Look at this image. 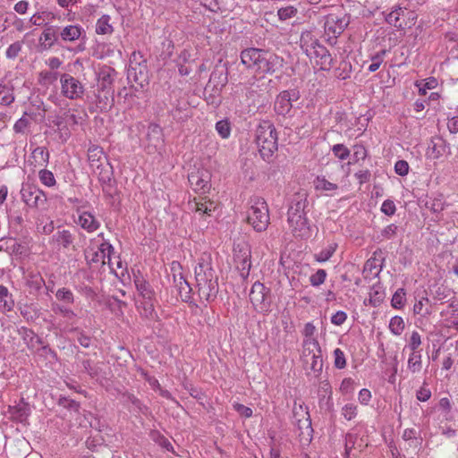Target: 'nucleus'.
Masks as SVG:
<instances>
[{"label": "nucleus", "instance_id": "1", "mask_svg": "<svg viewBox=\"0 0 458 458\" xmlns=\"http://www.w3.org/2000/svg\"><path fill=\"white\" fill-rule=\"evenodd\" d=\"M196 287L200 300L213 301L218 293V277L212 266V257L202 252L194 267Z\"/></svg>", "mask_w": 458, "mask_h": 458}, {"label": "nucleus", "instance_id": "2", "mask_svg": "<svg viewBox=\"0 0 458 458\" xmlns=\"http://www.w3.org/2000/svg\"><path fill=\"white\" fill-rule=\"evenodd\" d=\"M241 62L247 68L259 73H274L284 65V59L267 50L250 47L241 53Z\"/></svg>", "mask_w": 458, "mask_h": 458}, {"label": "nucleus", "instance_id": "3", "mask_svg": "<svg viewBox=\"0 0 458 458\" xmlns=\"http://www.w3.org/2000/svg\"><path fill=\"white\" fill-rule=\"evenodd\" d=\"M85 259L90 267L108 266L110 271H114L112 255L114 254L113 245L104 238V233H98L90 239L88 248L85 250Z\"/></svg>", "mask_w": 458, "mask_h": 458}, {"label": "nucleus", "instance_id": "4", "mask_svg": "<svg viewBox=\"0 0 458 458\" xmlns=\"http://www.w3.org/2000/svg\"><path fill=\"white\" fill-rule=\"evenodd\" d=\"M256 143L264 160H268L277 150V132L272 123H260L256 130Z\"/></svg>", "mask_w": 458, "mask_h": 458}, {"label": "nucleus", "instance_id": "5", "mask_svg": "<svg viewBox=\"0 0 458 458\" xmlns=\"http://www.w3.org/2000/svg\"><path fill=\"white\" fill-rule=\"evenodd\" d=\"M248 222L257 232H263L267 228L270 217L268 207L264 199H251V206L248 211Z\"/></svg>", "mask_w": 458, "mask_h": 458}, {"label": "nucleus", "instance_id": "6", "mask_svg": "<svg viewBox=\"0 0 458 458\" xmlns=\"http://www.w3.org/2000/svg\"><path fill=\"white\" fill-rule=\"evenodd\" d=\"M249 297L257 312L267 314L270 311L272 301L270 289L262 283L258 281L252 284Z\"/></svg>", "mask_w": 458, "mask_h": 458}, {"label": "nucleus", "instance_id": "7", "mask_svg": "<svg viewBox=\"0 0 458 458\" xmlns=\"http://www.w3.org/2000/svg\"><path fill=\"white\" fill-rule=\"evenodd\" d=\"M251 250L246 242H240L233 247V260L241 277L246 279L251 268Z\"/></svg>", "mask_w": 458, "mask_h": 458}, {"label": "nucleus", "instance_id": "8", "mask_svg": "<svg viewBox=\"0 0 458 458\" xmlns=\"http://www.w3.org/2000/svg\"><path fill=\"white\" fill-rule=\"evenodd\" d=\"M61 94L70 100L82 98L85 88L82 82L69 73L60 75Z\"/></svg>", "mask_w": 458, "mask_h": 458}, {"label": "nucleus", "instance_id": "9", "mask_svg": "<svg viewBox=\"0 0 458 458\" xmlns=\"http://www.w3.org/2000/svg\"><path fill=\"white\" fill-rule=\"evenodd\" d=\"M349 23V19L345 16L331 13L327 16L325 21V34L327 37V41L330 45L336 43V38L344 32Z\"/></svg>", "mask_w": 458, "mask_h": 458}, {"label": "nucleus", "instance_id": "10", "mask_svg": "<svg viewBox=\"0 0 458 458\" xmlns=\"http://www.w3.org/2000/svg\"><path fill=\"white\" fill-rule=\"evenodd\" d=\"M21 199L30 208H45L47 204L46 193L34 185H23L21 190Z\"/></svg>", "mask_w": 458, "mask_h": 458}, {"label": "nucleus", "instance_id": "11", "mask_svg": "<svg viewBox=\"0 0 458 458\" xmlns=\"http://www.w3.org/2000/svg\"><path fill=\"white\" fill-rule=\"evenodd\" d=\"M300 94L296 89L284 90L280 92L275 101L274 109L281 115L287 114L293 108V102L299 99Z\"/></svg>", "mask_w": 458, "mask_h": 458}, {"label": "nucleus", "instance_id": "12", "mask_svg": "<svg viewBox=\"0 0 458 458\" xmlns=\"http://www.w3.org/2000/svg\"><path fill=\"white\" fill-rule=\"evenodd\" d=\"M182 268L179 262H172L171 271L173 272L174 283L178 289L182 300L187 301L191 299L192 289L188 281L182 276Z\"/></svg>", "mask_w": 458, "mask_h": 458}, {"label": "nucleus", "instance_id": "13", "mask_svg": "<svg viewBox=\"0 0 458 458\" xmlns=\"http://www.w3.org/2000/svg\"><path fill=\"white\" fill-rule=\"evenodd\" d=\"M73 217L76 225L89 233H95L100 227V222L95 215L82 208H78Z\"/></svg>", "mask_w": 458, "mask_h": 458}, {"label": "nucleus", "instance_id": "14", "mask_svg": "<svg viewBox=\"0 0 458 458\" xmlns=\"http://www.w3.org/2000/svg\"><path fill=\"white\" fill-rule=\"evenodd\" d=\"M287 222L295 237L308 238L310 236V227L306 214L298 215L295 213L288 215Z\"/></svg>", "mask_w": 458, "mask_h": 458}, {"label": "nucleus", "instance_id": "15", "mask_svg": "<svg viewBox=\"0 0 458 458\" xmlns=\"http://www.w3.org/2000/svg\"><path fill=\"white\" fill-rule=\"evenodd\" d=\"M316 67L321 71H330L334 59L329 51L322 45L317 47L314 52L308 55Z\"/></svg>", "mask_w": 458, "mask_h": 458}, {"label": "nucleus", "instance_id": "16", "mask_svg": "<svg viewBox=\"0 0 458 458\" xmlns=\"http://www.w3.org/2000/svg\"><path fill=\"white\" fill-rule=\"evenodd\" d=\"M446 154H451V148L446 140L441 137L432 138L427 149V155L430 158L438 159Z\"/></svg>", "mask_w": 458, "mask_h": 458}, {"label": "nucleus", "instance_id": "17", "mask_svg": "<svg viewBox=\"0 0 458 458\" xmlns=\"http://www.w3.org/2000/svg\"><path fill=\"white\" fill-rule=\"evenodd\" d=\"M106 156L103 148L98 145L92 144L88 148V161L90 168L95 172L99 170L106 161Z\"/></svg>", "mask_w": 458, "mask_h": 458}, {"label": "nucleus", "instance_id": "18", "mask_svg": "<svg viewBox=\"0 0 458 458\" xmlns=\"http://www.w3.org/2000/svg\"><path fill=\"white\" fill-rule=\"evenodd\" d=\"M114 70L108 66H104L99 70L98 74V86L103 91L106 90V93H109L114 80Z\"/></svg>", "mask_w": 458, "mask_h": 458}, {"label": "nucleus", "instance_id": "19", "mask_svg": "<svg viewBox=\"0 0 458 458\" xmlns=\"http://www.w3.org/2000/svg\"><path fill=\"white\" fill-rule=\"evenodd\" d=\"M82 35L85 36V30L80 25H67L62 28L59 32V37L64 42H73Z\"/></svg>", "mask_w": 458, "mask_h": 458}, {"label": "nucleus", "instance_id": "20", "mask_svg": "<svg viewBox=\"0 0 458 458\" xmlns=\"http://www.w3.org/2000/svg\"><path fill=\"white\" fill-rule=\"evenodd\" d=\"M320 45L321 44L311 31L306 30L301 32L300 38V47L307 56L311 54V52H314L317 47H319Z\"/></svg>", "mask_w": 458, "mask_h": 458}, {"label": "nucleus", "instance_id": "21", "mask_svg": "<svg viewBox=\"0 0 458 458\" xmlns=\"http://www.w3.org/2000/svg\"><path fill=\"white\" fill-rule=\"evenodd\" d=\"M188 179L193 190L201 194L206 193L210 188L208 176H204V174L191 173L189 174Z\"/></svg>", "mask_w": 458, "mask_h": 458}, {"label": "nucleus", "instance_id": "22", "mask_svg": "<svg viewBox=\"0 0 458 458\" xmlns=\"http://www.w3.org/2000/svg\"><path fill=\"white\" fill-rule=\"evenodd\" d=\"M307 196L303 192L296 193L293 199L291 205L288 208L287 215L298 214V215H305V208L307 207Z\"/></svg>", "mask_w": 458, "mask_h": 458}, {"label": "nucleus", "instance_id": "23", "mask_svg": "<svg viewBox=\"0 0 458 458\" xmlns=\"http://www.w3.org/2000/svg\"><path fill=\"white\" fill-rule=\"evenodd\" d=\"M134 284L136 286L137 291L139 292L140 295L142 297L143 300H150L154 298V292L144 277L138 273L137 275L134 274Z\"/></svg>", "mask_w": 458, "mask_h": 458}, {"label": "nucleus", "instance_id": "24", "mask_svg": "<svg viewBox=\"0 0 458 458\" xmlns=\"http://www.w3.org/2000/svg\"><path fill=\"white\" fill-rule=\"evenodd\" d=\"M338 248L336 242H329L322 248V250L313 255L314 260L318 263H325L328 261Z\"/></svg>", "mask_w": 458, "mask_h": 458}, {"label": "nucleus", "instance_id": "25", "mask_svg": "<svg viewBox=\"0 0 458 458\" xmlns=\"http://www.w3.org/2000/svg\"><path fill=\"white\" fill-rule=\"evenodd\" d=\"M81 371L87 373L90 377L99 380L103 377L102 369L98 363H95L89 359H82Z\"/></svg>", "mask_w": 458, "mask_h": 458}, {"label": "nucleus", "instance_id": "26", "mask_svg": "<svg viewBox=\"0 0 458 458\" xmlns=\"http://www.w3.org/2000/svg\"><path fill=\"white\" fill-rule=\"evenodd\" d=\"M57 36L53 27H48L41 33L39 37V45L43 50L50 49L55 41Z\"/></svg>", "mask_w": 458, "mask_h": 458}, {"label": "nucleus", "instance_id": "27", "mask_svg": "<svg viewBox=\"0 0 458 458\" xmlns=\"http://www.w3.org/2000/svg\"><path fill=\"white\" fill-rule=\"evenodd\" d=\"M313 184L316 191L320 192H326L327 195L330 196H332L334 192L338 189L337 184L327 181L325 176H318L314 180Z\"/></svg>", "mask_w": 458, "mask_h": 458}, {"label": "nucleus", "instance_id": "28", "mask_svg": "<svg viewBox=\"0 0 458 458\" xmlns=\"http://www.w3.org/2000/svg\"><path fill=\"white\" fill-rule=\"evenodd\" d=\"M53 242L58 246L68 248L73 242V235L69 230H58L53 234Z\"/></svg>", "mask_w": 458, "mask_h": 458}, {"label": "nucleus", "instance_id": "29", "mask_svg": "<svg viewBox=\"0 0 458 458\" xmlns=\"http://www.w3.org/2000/svg\"><path fill=\"white\" fill-rule=\"evenodd\" d=\"M19 334L21 335L24 344L30 349H34L40 344L39 337L31 329L21 327L19 329Z\"/></svg>", "mask_w": 458, "mask_h": 458}, {"label": "nucleus", "instance_id": "30", "mask_svg": "<svg viewBox=\"0 0 458 458\" xmlns=\"http://www.w3.org/2000/svg\"><path fill=\"white\" fill-rule=\"evenodd\" d=\"M137 310L140 316L145 318H154L156 312L154 309L153 299L143 300L137 301Z\"/></svg>", "mask_w": 458, "mask_h": 458}, {"label": "nucleus", "instance_id": "31", "mask_svg": "<svg viewBox=\"0 0 458 458\" xmlns=\"http://www.w3.org/2000/svg\"><path fill=\"white\" fill-rule=\"evenodd\" d=\"M407 369L412 374L420 373L422 369V355L420 352H411L407 361Z\"/></svg>", "mask_w": 458, "mask_h": 458}, {"label": "nucleus", "instance_id": "32", "mask_svg": "<svg viewBox=\"0 0 458 458\" xmlns=\"http://www.w3.org/2000/svg\"><path fill=\"white\" fill-rule=\"evenodd\" d=\"M162 136V128L159 125L152 123L148 126L147 137L155 147L163 142Z\"/></svg>", "mask_w": 458, "mask_h": 458}, {"label": "nucleus", "instance_id": "33", "mask_svg": "<svg viewBox=\"0 0 458 458\" xmlns=\"http://www.w3.org/2000/svg\"><path fill=\"white\" fill-rule=\"evenodd\" d=\"M352 72V67L350 62L343 60L339 65L335 69L334 75L338 80L349 79Z\"/></svg>", "mask_w": 458, "mask_h": 458}, {"label": "nucleus", "instance_id": "34", "mask_svg": "<svg viewBox=\"0 0 458 458\" xmlns=\"http://www.w3.org/2000/svg\"><path fill=\"white\" fill-rule=\"evenodd\" d=\"M13 301L8 289L0 285V310L3 311H10L13 308Z\"/></svg>", "mask_w": 458, "mask_h": 458}, {"label": "nucleus", "instance_id": "35", "mask_svg": "<svg viewBox=\"0 0 458 458\" xmlns=\"http://www.w3.org/2000/svg\"><path fill=\"white\" fill-rule=\"evenodd\" d=\"M31 157L37 164L42 166H46L49 162V152L45 147L34 148Z\"/></svg>", "mask_w": 458, "mask_h": 458}, {"label": "nucleus", "instance_id": "36", "mask_svg": "<svg viewBox=\"0 0 458 458\" xmlns=\"http://www.w3.org/2000/svg\"><path fill=\"white\" fill-rule=\"evenodd\" d=\"M96 32L99 35L111 34L113 32V27L110 24V16L102 15L97 21Z\"/></svg>", "mask_w": 458, "mask_h": 458}, {"label": "nucleus", "instance_id": "37", "mask_svg": "<svg viewBox=\"0 0 458 458\" xmlns=\"http://www.w3.org/2000/svg\"><path fill=\"white\" fill-rule=\"evenodd\" d=\"M369 295V303L373 307L378 306L385 298V293L379 285H373Z\"/></svg>", "mask_w": 458, "mask_h": 458}, {"label": "nucleus", "instance_id": "38", "mask_svg": "<svg viewBox=\"0 0 458 458\" xmlns=\"http://www.w3.org/2000/svg\"><path fill=\"white\" fill-rule=\"evenodd\" d=\"M404 11L401 7H397L389 13L386 18V21L390 25L403 30V22L400 21L401 16L403 15Z\"/></svg>", "mask_w": 458, "mask_h": 458}, {"label": "nucleus", "instance_id": "39", "mask_svg": "<svg viewBox=\"0 0 458 458\" xmlns=\"http://www.w3.org/2000/svg\"><path fill=\"white\" fill-rule=\"evenodd\" d=\"M27 115L28 114L25 112L24 114L13 124V130L15 134L24 135L29 131L31 122Z\"/></svg>", "mask_w": 458, "mask_h": 458}, {"label": "nucleus", "instance_id": "40", "mask_svg": "<svg viewBox=\"0 0 458 458\" xmlns=\"http://www.w3.org/2000/svg\"><path fill=\"white\" fill-rule=\"evenodd\" d=\"M38 178L40 182L47 187H54L56 184L54 174L47 169H41L38 172Z\"/></svg>", "mask_w": 458, "mask_h": 458}, {"label": "nucleus", "instance_id": "41", "mask_svg": "<svg viewBox=\"0 0 458 458\" xmlns=\"http://www.w3.org/2000/svg\"><path fill=\"white\" fill-rule=\"evenodd\" d=\"M55 313L61 315L67 321L73 323V320L77 317L73 310L65 307L64 305H55L53 307Z\"/></svg>", "mask_w": 458, "mask_h": 458}, {"label": "nucleus", "instance_id": "42", "mask_svg": "<svg viewBox=\"0 0 458 458\" xmlns=\"http://www.w3.org/2000/svg\"><path fill=\"white\" fill-rule=\"evenodd\" d=\"M389 329L394 335H400L404 329V321L402 317L394 316L389 323Z\"/></svg>", "mask_w": 458, "mask_h": 458}, {"label": "nucleus", "instance_id": "43", "mask_svg": "<svg viewBox=\"0 0 458 458\" xmlns=\"http://www.w3.org/2000/svg\"><path fill=\"white\" fill-rule=\"evenodd\" d=\"M55 124L57 126L60 140L65 142L71 136V131L68 128L70 125L65 124L64 121L60 117L56 118Z\"/></svg>", "mask_w": 458, "mask_h": 458}, {"label": "nucleus", "instance_id": "44", "mask_svg": "<svg viewBox=\"0 0 458 458\" xmlns=\"http://www.w3.org/2000/svg\"><path fill=\"white\" fill-rule=\"evenodd\" d=\"M405 295L406 293L403 288L397 289V291L394 293L391 300V304L393 308L402 309L406 301Z\"/></svg>", "mask_w": 458, "mask_h": 458}, {"label": "nucleus", "instance_id": "45", "mask_svg": "<svg viewBox=\"0 0 458 458\" xmlns=\"http://www.w3.org/2000/svg\"><path fill=\"white\" fill-rule=\"evenodd\" d=\"M386 54V50L384 49L371 56L372 63L368 67L369 72H374L378 70L384 61Z\"/></svg>", "mask_w": 458, "mask_h": 458}, {"label": "nucleus", "instance_id": "46", "mask_svg": "<svg viewBox=\"0 0 458 458\" xmlns=\"http://www.w3.org/2000/svg\"><path fill=\"white\" fill-rule=\"evenodd\" d=\"M341 414L345 420H352L358 414V407L354 403H346L342 407Z\"/></svg>", "mask_w": 458, "mask_h": 458}, {"label": "nucleus", "instance_id": "47", "mask_svg": "<svg viewBox=\"0 0 458 458\" xmlns=\"http://www.w3.org/2000/svg\"><path fill=\"white\" fill-rule=\"evenodd\" d=\"M216 130L221 138L227 139L231 134L230 123L227 120H220L216 123Z\"/></svg>", "mask_w": 458, "mask_h": 458}, {"label": "nucleus", "instance_id": "48", "mask_svg": "<svg viewBox=\"0 0 458 458\" xmlns=\"http://www.w3.org/2000/svg\"><path fill=\"white\" fill-rule=\"evenodd\" d=\"M297 8L294 6L289 5L286 7H282L277 11V16L280 21H286L294 17L297 14Z\"/></svg>", "mask_w": 458, "mask_h": 458}, {"label": "nucleus", "instance_id": "49", "mask_svg": "<svg viewBox=\"0 0 458 458\" xmlns=\"http://www.w3.org/2000/svg\"><path fill=\"white\" fill-rule=\"evenodd\" d=\"M327 276L325 269H318L315 274L310 276V283L312 286L318 287L325 283Z\"/></svg>", "mask_w": 458, "mask_h": 458}, {"label": "nucleus", "instance_id": "50", "mask_svg": "<svg viewBox=\"0 0 458 458\" xmlns=\"http://www.w3.org/2000/svg\"><path fill=\"white\" fill-rule=\"evenodd\" d=\"M304 352H309V354L318 352H320V346L318 340L314 336L305 337L303 341Z\"/></svg>", "mask_w": 458, "mask_h": 458}, {"label": "nucleus", "instance_id": "51", "mask_svg": "<svg viewBox=\"0 0 458 458\" xmlns=\"http://www.w3.org/2000/svg\"><path fill=\"white\" fill-rule=\"evenodd\" d=\"M322 368L323 360L321 358L320 352L318 354L316 352H312L310 369L314 372L316 377H318L320 374V372L322 371Z\"/></svg>", "mask_w": 458, "mask_h": 458}, {"label": "nucleus", "instance_id": "52", "mask_svg": "<svg viewBox=\"0 0 458 458\" xmlns=\"http://www.w3.org/2000/svg\"><path fill=\"white\" fill-rule=\"evenodd\" d=\"M420 344H421L420 335L417 331H413L409 339L408 348L411 351V352H421V350H419V347L420 346Z\"/></svg>", "mask_w": 458, "mask_h": 458}, {"label": "nucleus", "instance_id": "53", "mask_svg": "<svg viewBox=\"0 0 458 458\" xmlns=\"http://www.w3.org/2000/svg\"><path fill=\"white\" fill-rule=\"evenodd\" d=\"M55 297L65 303H72L74 301L72 292L66 288L58 289Z\"/></svg>", "mask_w": 458, "mask_h": 458}, {"label": "nucleus", "instance_id": "54", "mask_svg": "<svg viewBox=\"0 0 458 458\" xmlns=\"http://www.w3.org/2000/svg\"><path fill=\"white\" fill-rule=\"evenodd\" d=\"M332 152L340 160H345L350 156V150L344 144L334 145Z\"/></svg>", "mask_w": 458, "mask_h": 458}, {"label": "nucleus", "instance_id": "55", "mask_svg": "<svg viewBox=\"0 0 458 458\" xmlns=\"http://www.w3.org/2000/svg\"><path fill=\"white\" fill-rule=\"evenodd\" d=\"M334 358H335L334 363H335V368L340 369L345 368L346 360H345L344 353L341 349L336 348L334 351Z\"/></svg>", "mask_w": 458, "mask_h": 458}, {"label": "nucleus", "instance_id": "56", "mask_svg": "<svg viewBox=\"0 0 458 458\" xmlns=\"http://www.w3.org/2000/svg\"><path fill=\"white\" fill-rule=\"evenodd\" d=\"M21 50V43L17 41L11 44L5 52V55L8 59H15Z\"/></svg>", "mask_w": 458, "mask_h": 458}, {"label": "nucleus", "instance_id": "57", "mask_svg": "<svg viewBox=\"0 0 458 458\" xmlns=\"http://www.w3.org/2000/svg\"><path fill=\"white\" fill-rule=\"evenodd\" d=\"M59 117L64 121L65 124H69L70 126L77 125L81 121V117L77 116L70 110L64 112V114Z\"/></svg>", "mask_w": 458, "mask_h": 458}, {"label": "nucleus", "instance_id": "58", "mask_svg": "<svg viewBox=\"0 0 458 458\" xmlns=\"http://www.w3.org/2000/svg\"><path fill=\"white\" fill-rule=\"evenodd\" d=\"M409 164L405 160H398L394 164V172L400 176H405L409 173Z\"/></svg>", "mask_w": 458, "mask_h": 458}, {"label": "nucleus", "instance_id": "59", "mask_svg": "<svg viewBox=\"0 0 458 458\" xmlns=\"http://www.w3.org/2000/svg\"><path fill=\"white\" fill-rule=\"evenodd\" d=\"M381 211L388 216H393L395 211H396V208H395V204L393 200L391 199H386L382 205H381Z\"/></svg>", "mask_w": 458, "mask_h": 458}, {"label": "nucleus", "instance_id": "60", "mask_svg": "<svg viewBox=\"0 0 458 458\" xmlns=\"http://www.w3.org/2000/svg\"><path fill=\"white\" fill-rule=\"evenodd\" d=\"M353 386H354V381L350 377H346L341 383L340 391L343 394H351L354 390Z\"/></svg>", "mask_w": 458, "mask_h": 458}, {"label": "nucleus", "instance_id": "61", "mask_svg": "<svg viewBox=\"0 0 458 458\" xmlns=\"http://www.w3.org/2000/svg\"><path fill=\"white\" fill-rule=\"evenodd\" d=\"M426 383L417 391L416 397L420 402H427L431 397V391L425 386Z\"/></svg>", "mask_w": 458, "mask_h": 458}, {"label": "nucleus", "instance_id": "62", "mask_svg": "<svg viewBox=\"0 0 458 458\" xmlns=\"http://www.w3.org/2000/svg\"><path fill=\"white\" fill-rule=\"evenodd\" d=\"M346 319L347 314L344 311L339 310L331 317V323L335 326H341Z\"/></svg>", "mask_w": 458, "mask_h": 458}, {"label": "nucleus", "instance_id": "63", "mask_svg": "<svg viewBox=\"0 0 458 458\" xmlns=\"http://www.w3.org/2000/svg\"><path fill=\"white\" fill-rule=\"evenodd\" d=\"M233 408L241 416L244 418H250L252 416V410L250 407L241 403H234Z\"/></svg>", "mask_w": 458, "mask_h": 458}, {"label": "nucleus", "instance_id": "64", "mask_svg": "<svg viewBox=\"0 0 458 458\" xmlns=\"http://www.w3.org/2000/svg\"><path fill=\"white\" fill-rule=\"evenodd\" d=\"M358 399H359V402L361 404L367 405L369 403L370 399H371V393H370V391L369 389H367V388L361 389L359 392Z\"/></svg>", "mask_w": 458, "mask_h": 458}]
</instances>
